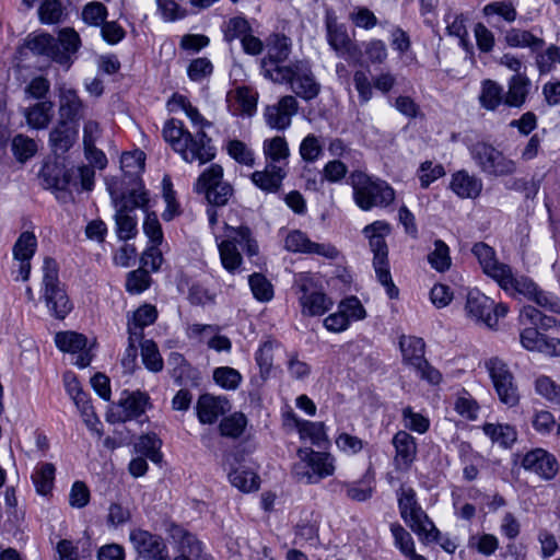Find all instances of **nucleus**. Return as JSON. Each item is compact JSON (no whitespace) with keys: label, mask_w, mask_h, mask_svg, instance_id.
<instances>
[{"label":"nucleus","mask_w":560,"mask_h":560,"mask_svg":"<svg viewBox=\"0 0 560 560\" xmlns=\"http://www.w3.org/2000/svg\"><path fill=\"white\" fill-rule=\"evenodd\" d=\"M163 137L187 163L198 162L202 165L215 156L211 138L203 130L191 135L182 120H167L163 127Z\"/></svg>","instance_id":"1"},{"label":"nucleus","mask_w":560,"mask_h":560,"mask_svg":"<svg viewBox=\"0 0 560 560\" xmlns=\"http://www.w3.org/2000/svg\"><path fill=\"white\" fill-rule=\"evenodd\" d=\"M25 46L34 55L47 57L68 69L81 46V39L77 31L66 27L60 30L58 37L48 33L28 35Z\"/></svg>","instance_id":"2"},{"label":"nucleus","mask_w":560,"mask_h":560,"mask_svg":"<svg viewBox=\"0 0 560 560\" xmlns=\"http://www.w3.org/2000/svg\"><path fill=\"white\" fill-rule=\"evenodd\" d=\"M348 180L353 190V201L363 211L386 208L395 199L394 189L385 180L362 171H353Z\"/></svg>","instance_id":"3"},{"label":"nucleus","mask_w":560,"mask_h":560,"mask_svg":"<svg viewBox=\"0 0 560 560\" xmlns=\"http://www.w3.org/2000/svg\"><path fill=\"white\" fill-rule=\"evenodd\" d=\"M39 177L45 188L56 190L90 191L94 186L95 171L82 165L77 168H66L61 163H46L39 171Z\"/></svg>","instance_id":"4"},{"label":"nucleus","mask_w":560,"mask_h":560,"mask_svg":"<svg viewBox=\"0 0 560 560\" xmlns=\"http://www.w3.org/2000/svg\"><path fill=\"white\" fill-rule=\"evenodd\" d=\"M390 233V225L385 221H375L363 229L373 253V266L377 280L386 288L390 299L397 298L398 289L392 280L388 261V246L385 237Z\"/></svg>","instance_id":"5"},{"label":"nucleus","mask_w":560,"mask_h":560,"mask_svg":"<svg viewBox=\"0 0 560 560\" xmlns=\"http://www.w3.org/2000/svg\"><path fill=\"white\" fill-rule=\"evenodd\" d=\"M298 456L300 460L292 467V475L298 481L313 485L335 472V458L329 453L299 448Z\"/></svg>","instance_id":"6"},{"label":"nucleus","mask_w":560,"mask_h":560,"mask_svg":"<svg viewBox=\"0 0 560 560\" xmlns=\"http://www.w3.org/2000/svg\"><path fill=\"white\" fill-rule=\"evenodd\" d=\"M469 153L480 172L487 176H510L517 170V164L514 160L508 158L502 151L488 142L479 141L474 143L469 147Z\"/></svg>","instance_id":"7"},{"label":"nucleus","mask_w":560,"mask_h":560,"mask_svg":"<svg viewBox=\"0 0 560 560\" xmlns=\"http://www.w3.org/2000/svg\"><path fill=\"white\" fill-rule=\"evenodd\" d=\"M275 75L276 83H289L292 92L305 100L311 101L320 92V84L316 81L308 61L295 60L289 68L278 69Z\"/></svg>","instance_id":"8"},{"label":"nucleus","mask_w":560,"mask_h":560,"mask_svg":"<svg viewBox=\"0 0 560 560\" xmlns=\"http://www.w3.org/2000/svg\"><path fill=\"white\" fill-rule=\"evenodd\" d=\"M399 349L402 363L411 368L421 380L432 385H438L442 381L440 371L425 359V343L422 338L401 335Z\"/></svg>","instance_id":"9"},{"label":"nucleus","mask_w":560,"mask_h":560,"mask_svg":"<svg viewBox=\"0 0 560 560\" xmlns=\"http://www.w3.org/2000/svg\"><path fill=\"white\" fill-rule=\"evenodd\" d=\"M223 168L219 164H211L198 177L194 190L203 194L211 206H225L233 195L231 184L223 182Z\"/></svg>","instance_id":"10"},{"label":"nucleus","mask_w":560,"mask_h":560,"mask_svg":"<svg viewBox=\"0 0 560 560\" xmlns=\"http://www.w3.org/2000/svg\"><path fill=\"white\" fill-rule=\"evenodd\" d=\"M401 517L407 525L422 539L433 541L438 539L439 530L428 515L417 504L412 489L402 492L398 500Z\"/></svg>","instance_id":"11"},{"label":"nucleus","mask_w":560,"mask_h":560,"mask_svg":"<svg viewBox=\"0 0 560 560\" xmlns=\"http://www.w3.org/2000/svg\"><path fill=\"white\" fill-rule=\"evenodd\" d=\"M495 393L500 401L509 407H514L520 401V394L514 375L508 364L498 357H492L485 362Z\"/></svg>","instance_id":"12"},{"label":"nucleus","mask_w":560,"mask_h":560,"mask_svg":"<svg viewBox=\"0 0 560 560\" xmlns=\"http://www.w3.org/2000/svg\"><path fill=\"white\" fill-rule=\"evenodd\" d=\"M325 28L327 43L338 57L354 62L360 60V48L350 38L347 26L338 22L332 10L326 11Z\"/></svg>","instance_id":"13"},{"label":"nucleus","mask_w":560,"mask_h":560,"mask_svg":"<svg viewBox=\"0 0 560 560\" xmlns=\"http://www.w3.org/2000/svg\"><path fill=\"white\" fill-rule=\"evenodd\" d=\"M267 55L261 59L260 67L265 78L275 82V75L278 74V69L289 68L281 63L288 60L291 49L292 40L284 34L273 33L266 39Z\"/></svg>","instance_id":"14"},{"label":"nucleus","mask_w":560,"mask_h":560,"mask_svg":"<svg viewBox=\"0 0 560 560\" xmlns=\"http://www.w3.org/2000/svg\"><path fill=\"white\" fill-rule=\"evenodd\" d=\"M130 541L142 560H171L165 540L144 529H132Z\"/></svg>","instance_id":"15"},{"label":"nucleus","mask_w":560,"mask_h":560,"mask_svg":"<svg viewBox=\"0 0 560 560\" xmlns=\"http://www.w3.org/2000/svg\"><path fill=\"white\" fill-rule=\"evenodd\" d=\"M37 248V240L33 232L25 231L20 234L13 245V257L18 260V276L15 280L26 281L31 273V259Z\"/></svg>","instance_id":"16"},{"label":"nucleus","mask_w":560,"mask_h":560,"mask_svg":"<svg viewBox=\"0 0 560 560\" xmlns=\"http://www.w3.org/2000/svg\"><path fill=\"white\" fill-rule=\"evenodd\" d=\"M521 466L545 479L553 478L559 469L555 456L542 448H535L526 453L522 457Z\"/></svg>","instance_id":"17"},{"label":"nucleus","mask_w":560,"mask_h":560,"mask_svg":"<svg viewBox=\"0 0 560 560\" xmlns=\"http://www.w3.org/2000/svg\"><path fill=\"white\" fill-rule=\"evenodd\" d=\"M298 110L299 103L294 96H282L277 105L267 107L266 121L273 129L284 130L291 125V119Z\"/></svg>","instance_id":"18"},{"label":"nucleus","mask_w":560,"mask_h":560,"mask_svg":"<svg viewBox=\"0 0 560 560\" xmlns=\"http://www.w3.org/2000/svg\"><path fill=\"white\" fill-rule=\"evenodd\" d=\"M79 125L69 120H58L49 132L48 143L55 155H62L75 143Z\"/></svg>","instance_id":"19"},{"label":"nucleus","mask_w":560,"mask_h":560,"mask_svg":"<svg viewBox=\"0 0 560 560\" xmlns=\"http://www.w3.org/2000/svg\"><path fill=\"white\" fill-rule=\"evenodd\" d=\"M59 120H69L79 125L81 118L84 117L86 105L79 96L78 92L66 85L59 88Z\"/></svg>","instance_id":"20"},{"label":"nucleus","mask_w":560,"mask_h":560,"mask_svg":"<svg viewBox=\"0 0 560 560\" xmlns=\"http://www.w3.org/2000/svg\"><path fill=\"white\" fill-rule=\"evenodd\" d=\"M392 443L395 447L394 465L396 470L407 471L417 457L416 439L407 431H398Z\"/></svg>","instance_id":"21"},{"label":"nucleus","mask_w":560,"mask_h":560,"mask_svg":"<svg viewBox=\"0 0 560 560\" xmlns=\"http://www.w3.org/2000/svg\"><path fill=\"white\" fill-rule=\"evenodd\" d=\"M471 253L478 259L483 272L497 282L509 276V265L499 262L494 249L483 242L476 243Z\"/></svg>","instance_id":"22"},{"label":"nucleus","mask_w":560,"mask_h":560,"mask_svg":"<svg viewBox=\"0 0 560 560\" xmlns=\"http://www.w3.org/2000/svg\"><path fill=\"white\" fill-rule=\"evenodd\" d=\"M149 404V396L141 392L128 394L124 399H119L117 408L118 412L114 413L116 421L126 422L144 413Z\"/></svg>","instance_id":"23"},{"label":"nucleus","mask_w":560,"mask_h":560,"mask_svg":"<svg viewBox=\"0 0 560 560\" xmlns=\"http://www.w3.org/2000/svg\"><path fill=\"white\" fill-rule=\"evenodd\" d=\"M287 172L282 165H266L264 171H256L252 174V182L265 192H277Z\"/></svg>","instance_id":"24"},{"label":"nucleus","mask_w":560,"mask_h":560,"mask_svg":"<svg viewBox=\"0 0 560 560\" xmlns=\"http://www.w3.org/2000/svg\"><path fill=\"white\" fill-rule=\"evenodd\" d=\"M226 405L228 401L225 399L203 394L197 401V417L201 423L212 424L225 412Z\"/></svg>","instance_id":"25"},{"label":"nucleus","mask_w":560,"mask_h":560,"mask_svg":"<svg viewBox=\"0 0 560 560\" xmlns=\"http://www.w3.org/2000/svg\"><path fill=\"white\" fill-rule=\"evenodd\" d=\"M168 534L173 542L177 545L179 555H186L191 559L200 557L202 552L201 542L194 534L176 524L168 527Z\"/></svg>","instance_id":"26"},{"label":"nucleus","mask_w":560,"mask_h":560,"mask_svg":"<svg viewBox=\"0 0 560 560\" xmlns=\"http://www.w3.org/2000/svg\"><path fill=\"white\" fill-rule=\"evenodd\" d=\"M450 187L459 198L475 199L481 194L482 180L462 170L453 174Z\"/></svg>","instance_id":"27"},{"label":"nucleus","mask_w":560,"mask_h":560,"mask_svg":"<svg viewBox=\"0 0 560 560\" xmlns=\"http://www.w3.org/2000/svg\"><path fill=\"white\" fill-rule=\"evenodd\" d=\"M530 86L532 82L526 74L512 75L508 82L505 105L509 107L521 108L526 103Z\"/></svg>","instance_id":"28"},{"label":"nucleus","mask_w":560,"mask_h":560,"mask_svg":"<svg viewBox=\"0 0 560 560\" xmlns=\"http://www.w3.org/2000/svg\"><path fill=\"white\" fill-rule=\"evenodd\" d=\"M480 106L489 112H495L500 105H505V92L503 86L494 80L485 79L478 96Z\"/></svg>","instance_id":"29"},{"label":"nucleus","mask_w":560,"mask_h":560,"mask_svg":"<svg viewBox=\"0 0 560 560\" xmlns=\"http://www.w3.org/2000/svg\"><path fill=\"white\" fill-rule=\"evenodd\" d=\"M225 236L224 241H232V244L237 245L246 253L248 257L256 256L259 247L257 241L253 237L252 230L246 225H240L237 228L225 224Z\"/></svg>","instance_id":"30"},{"label":"nucleus","mask_w":560,"mask_h":560,"mask_svg":"<svg viewBox=\"0 0 560 560\" xmlns=\"http://www.w3.org/2000/svg\"><path fill=\"white\" fill-rule=\"evenodd\" d=\"M504 42L512 48H529L532 51H538L545 46L541 37L534 35L530 31L517 27H511L505 31Z\"/></svg>","instance_id":"31"},{"label":"nucleus","mask_w":560,"mask_h":560,"mask_svg":"<svg viewBox=\"0 0 560 560\" xmlns=\"http://www.w3.org/2000/svg\"><path fill=\"white\" fill-rule=\"evenodd\" d=\"M262 151L267 165H282L285 170L288 159L290 156V150L284 137L276 136L273 138L266 139L262 143Z\"/></svg>","instance_id":"32"},{"label":"nucleus","mask_w":560,"mask_h":560,"mask_svg":"<svg viewBox=\"0 0 560 560\" xmlns=\"http://www.w3.org/2000/svg\"><path fill=\"white\" fill-rule=\"evenodd\" d=\"M115 214L116 233L119 240L128 241L137 234V218L127 202H120Z\"/></svg>","instance_id":"33"},{"label":"nucleus","mask_w":560,"mask_h":560,"mask_svg":"<svg viewBox=\"0 0 560 560\" xmlns=\"http://www.w3.org/2000/svg\"><path fill=\"white\" fill-rule=\"evenodd\" d=\"M225 464H229L230 467H232V464L230 463V457L226 456ZM229 480L235 488L240 489L243 492H249L253 490H257L259 487L258 482V476L245 467H237V468H231L229 472Z\"/></svg>","instance_id":"34"},{"label":"nucleus","mask_w":560,"mask_h":560,"mask_svg":"<svg viewBox=\"0 0 560 560\" xmlns=\"http://www.w3.org/2000/svg\"><path fill=\"white\" fill-rule=\"evenodd\" d=\"M509 276L499 279V285L505 291H513L523 294L528 300L533 298L538 289L536 283L527 277H514L511 267H509Z\"/></svg>","instance_id":"35"},{"label":"nucleus","mask_w":560,"mask_h":560,"mask_svg":"<svg viewBox=\"0 0 560 560\" xmlns=\"http://www.w3.org/2000/svg\"><path fill=\"white\" fill-rule=\"evenodd\" d=\"M52 103L38 102L24 110L27 125L34 129H45L50 122Z\"/></svg>","instance_id":"36"},{"label":"nucleus","mask_w":560,"mask_h":560,"mask_svg":"<svg viewBox=\"0 0 560 560\" xmlns=\"http://www.w3.org/2000/svg\"><path fill=\"white\" fill-rule=\"evenodd\" d=\"M63 384L68 395L72 398L75 406L83 415L89 416L92 412V406L88 400L86 394L82 390L77 376L71 372L65 373Z\"/></svg>","instance_id":"37"},{"label":"nucleus","mask_w":560,"mask_h":560,"mask_svg":"<svg viewBox=\"0 0 560 560\" xmlns=\"http://www.w3.org/2000/svg\"><path fill=\"white\" fill-rule=\"evenodd\" d=\"M482 431L492 442L499 443L503 447H510L517 439L515 428L510 424L485 423Z\"/></svg>","instance_id":"38"},{"label":"nucleus","mask_w":560,"mask_h":560,"mask_svg":"<svg viewBox=\"0 0 560 560\" xmlns=\"http://www.w3.org/2000/svg\"><path fill=\"white\" fill-rule=\"evenodd\" d=\"M56 347L62 352L77 353L86 348L88 338L75 331H59L55 336Z\"/></svg>","instance_id":"39"},{"label":"nucleus","mask_w":560,"mask_h":560,"mask_svg":"<svg viewBox=\"0 0 560 560\" xmlns=\"http://www.w3.org/2000/svg\"><path fill=\"white\" fill-rule=\"evenodd\" d=\"M161 445L162 441L155 433H148L138 439L135 443V451L153 463H160L162 460Z\"/></svg>","instance_id":"40"},{"label":"nucleus","mask_w":560,"mask_h":560,"mask_svg":"<svg viewBox=\"0 0 560 560\" xmlns=\"http://www.w3.org/2000/svg\"><path fill=\"white\" fill-rule=\"evenodd\" d=\"M11 151L15 160L24 164L36 154L37 144L34 139L19 133L11 141Z\"/></svg>","instance_id":"41"},{"label":"nucleus","mask_w":560,"mask_h":560,"mask_svg":"<svg viewBox=\"0 0 560 560\" xmlns=\"http://www.w3.org/2000/svg\"><path fill=\"white\" fill-rule=\"evenodd\" d=\"M493 300L485 295L478 289L467 293L466 310L469 315H491Z\"/></svg>","instance_id":"42"},{"label":"nucleus","mask_w":560,"mask_h":560,"mask_svg":"<svg viewBox=\"0 0 560 560\" xmlns=\"http://www.w3.org/2000/svg\"><path fill=\"white\" fill-rule=\"evenodd\" d=\"M301 304L308 315H324L332 305V302L323 292H311L300 296Z\"/></svg>","instance_id":"43"},{"label":"nucleus","mask_w":560,"mask_h":560,"mask_svg":"<svg viewBox=\"0 0 560 560\" xmlns=\"http://www.w3.org/2000/svg\"><path fill=\"white\" fill-rule=\"evenodd\" d=\"M55 471V466L50 463H44L35 470L32 479L37 493L42 495L50 493L54 486Z\"/></svg>","instance_id":"44"},{"label":"nucleus","mask_w":560,"mask_h":560,"mask_svg":"<svg viewBox=\"0 0 560 560\" xmlns=\"http://www.w3.org/2000/svg\"><path fill=\"white\" fill-rule=\"evenodd\" d=\"M66 15L60 0H44L38 8V18L43 24L60 23Z\"/></svg>","instance_id":"45"},{"label":"nucleus","mask_w":560,"mask_h":560,"mask_svg":"<svg viewBox=\"0 0 560 560\" xmlns=\"http://www.w3.org/2000/svg\"><path fill=\"white\" fill-rule=\"evenodd\" d=\"M219 254L222 266L230 273H234L242 265L243 258L232 241H222L219 244Z\"/></svg>","instance_id":"46"},{"label":"nucleus","mask_w":560,"mask_h":560,"mask_svg":"<svg viewBox=\"0 0 560 560\" xmlns=\"http://www.w3.org/2000/svg\"><path fill=\"white\" fill-rule=\"evenodd\" d=\"M47 305L56 315H68L72 311V303L61 287L45 293Z\"/></svg>","instance_id":"47"},{"label":"nucleus","mask_w":560,"mask_h":560,"mask_svg":"<svg viewBox=\"0 0 560 560\" xmlns=\"http://www.w3.org/2000/svg\"><path fill=\"white\" fill-rule=\"evenodd\" d=\"M247 424L246 417L241 412H235L221 420L219 429L223 436L237 439L241 436Z\"/></svg>","instance_id":"48"},{"label":"nucleus","mask_w":560,"mask_h":560,"mask_svg":"<svg viewBox=\"0 0 560 560\" xmlns=\"http://www.w3.org/2000/svg\"><path fill=\"white\" fill-rule=\"evenodd\" d=\"M145 154L140 150L125 152L120 158L122 172L132 177L138 176L144 170Z\"/></svg>","instance_id":"49"},{"label":"nucleus","mask_w":560,"mask_h":560,"mask_svg":"<svg viewBox=\"0 0 560 560\" xmlns=\"http://www.w3.org/2000/svg\"><path fill=\"white\" fill-rule=\"evenodd\" d=\"M428 260L433 269L444 272L451 267L448 246L441 240L434 242V250L429 254Z\"/></svg>","instance_id":"50"},{"label":"nucleus","mask_w":560,"mask_h":560,"mask_svg":"<svg viewBox=\"0 0 560 560\" xmlns=\"http://www.w3.org/2000/svg\"><path fill=\"white\" fill-rule=\"evenodd\" d=\"M107 8L97 1L86 3L81 12L82 20L90 26H102L107 18Z\"/></svg>","instance_id":"51"},{"label":"nucleus","mask_w":560,"mask_h":560,"mask_svg":"<svg viewBox=\"0 0 560 560\" xmlns=\"http://www.w3.org/2000/svg\"><path fill=\"white\" fill-rule=\"evenodd\" d=\"M142 362L151 372H160L163 369V360L158 346L152 340L141 342Z\"/></svg>","instance_id":"52"},{"label":"nucleus","mask_w":560,"mask_h":560,"mask_svg":"<svg viewBox=\"0 0 560 560\" xmlns=\"http://www.w3.org/2000/svg\"><path fill=\"white\" fill-rule=\"evenodd\" d=\"M248 282L250 290L257 300L267 302L272 299L273 287L264 275L255 272L249 276Z\"/></svg>","instance_id":"53"},{"label":"nucleus","mask_w":560,"mask_h":560,"mask_svg":"<svg viewBox=\"0 0 560 560\" xmlns=\"http://www.w3.org/2000/svg\"><path fill=\"white\" fill-rule=\"evenodd\" d=\"M521 342L527 350L547 351L550 345L538 327L525 328L521 334Z\"/></svg>","instance_id":"54"},{"label":"nucleus","mask_w":560,"mask_h":560,"mask_svg":"<svg viewBox=\"0 0 560 560\" xmlns=\"http://www.w3.org/2000/svg\"><path fill=\"white\" fill-rule=\"evenodd\" d=\"M485 16H501L505 22L513 23L517 18V11L512 2L494 1L486 4L482 9Z\"/></svg>","instance_id":"55"},{"label":"nucleus","mask_w":560,"mask_h":560,"mask_svg":"<svg viewBox=\"0 0 560 560\" xmlns=\"http://www.w3.org/2000/svg\"><path fill=\"white\" fill-rule=\"evenodd\" d=\"M228 153L237 163L246 166H254L255 158L254 152L247 147V144L241 140H231L228 143Z\"/></svg>","instance_id":"56"},{"label":"nucleus","mask_w":560,"mask_h":560,"mask_svg":"<svg viewBox=\"0 0 560 560\" xmlns=\"http://www.w3.org/2000/svg\"><path fill=\"white\" fill-rule=\"evenodd\" d=\"M275 341L266 340L256 351L255 360L259 366L260 376L266 380L272 368Z\"/></svg>","instance_id":"57"},{"label":"nucleus","mask_w":560,"mask_h":560,"mask_svg":"<svg viewBox=\"0 0 560 560\" xmlns=\"http://www.w3.org/2000/svg\"><path fill=\"white\" fill-rule=\"evenodd\" d=\"M252 32V26L245 18L235 16L229 20L224 30V38L226 42H233L240 38L241 42Z\"/></svg>","instance_id":"58"},{"label":"nucleus","mask_w":560,"mask_h":560,"mask_svg":"<svg viewBox=\"0 0 560 560\" xmlns=\"http://www.w3.org/2000/svg\"><path fill=\"white\" fill-rule=\"evenodd\" d=\"M535 388L548 401L560 406V386L549 376H539L535 382Z\"/></svg>","instance_id":"59"},{"label":"nucleus","mask_w":560,"mask_h":560,"mask_svg":"<svg viewBox=\"0 0 560 560\" xmlns=\"http://www.w3.org/2000/svg\"><path fill=\"white\" fill-rule=\"evenodd\" d=\"M151 277L144 268H139L128 272L126 280V290L130 293L138 294L150 287Z\"/></svg>","instance_id":"60"},{"label":"nucleus","mask_w":560,"mask_h":560,"mask_svg":"<svg viewBox=\"0 0 560 560\" xmlns=\"http://www.w3.org/2000/svg\"><path fill=\"white\" fill-rule=\"evenodd\" d=\"M213 378L218 385L225 389H236L242 381L240 372L230 366L217 368Z\"/></svg>","instance_id":"61"},{"label":"nucleus","mask_w":560,"mask_h":560,"mask_svg":"<svg viewBox=\"0 0 560 560\" xmlns=\"http://www.w3.org/2000/svg\"><path fill=\"white\" fill-rule=\"evenodd\" d=\"M401 415L405 428L420 434H423L429 430V419L421 413L415 412L411 407H405Z\"/></svg>","instance_id":"62"},{"label":"nucleus","mask_w":560,"mask_h":560,"mask_svg":"<svg viewBox=\"0 0 560 560\" xmlns=\"http://www.w3.org/2000/svg\"><path fill=\"white\" fill-rule=\"evenodd\" d=\"M349 20L354 26L363 30H372L378 23L375 14L366 7H355L349 14Z\"/></svg>","instance_id":"63"},{"label":"nucleus","mask_w":560,"mask_h":560,"mask_svg":"<svg viewBox=\"0 0 560 560\" xmlns=\"http://www.w3.org/2000/svg\"><path fill=\"white\" fill-rule=\"evenodd\" d=\"M310 245L312 241L300 230L291 231L284 240V248L292 253L307 254Z\"/></svg>","instance_id":"64"}]
</instances>
